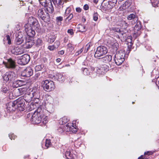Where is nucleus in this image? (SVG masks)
I'll return each instance as SVG.
<instances>
[{
  "label": "nucleus",
  "instance_id": "58836bf2",
  "mask_svg": "<svg viewBox=\"0 0 159 159\" xmlns=\"http://www.w3.org/2000/svg\"><path fill=\"white\" fill-rule=\"evenodd\" d=\"M51 144V142L49 139H47L46 140L45 143V146L46 147V148H48L50 146Z\"/></svg>",
  "mask_w": 159,
  "mask_h": 159
},
{
  "label": "nucleus",
  "instance_id": "4c0bfd02",
  "mask_svg": "<svg viewBox=\"0 0 159 159\" xmlns=\"http://www.w3.org/2000/svg\"><path fill=\"white\" fill-rule=\"evenodd\" d=\"M92 45L93 44L91 43L90 42L88 43L85 46V49L84 51V52H87L89 49L90 47L92 46Z\"/></svg>",
  "mask_w": 159,
  "mask_h": 159
},
{
  "label": "nucleus",
  "instance_id": "f257e3e1",
  "mask_svg": "<svg viewBox=\"0 0 159 159\" xmlns=\"http://www.w3.org/2000/svg\"><path fill=\"white\" fill-rule=\"evenodd\" d=\"M48 12V11H45L44 8H40L38 10L36 16L44 22H47L50 20V17Z\"/></svg>",
  "mask_w": 159,
  "mask_h": 159
},
{
  "label": "nucleus",
  "instance_id": "09e8293b",
  "mask_svg": "<svg viewBox=\"0 0 159 159\" xmlns=\"http://www.w3.org/2000/svg\"><path fill=\"white\" fill-rule=\"evenodd\" d=\"M98 14L97 12L94 13L93 15V19L95 21H96L98 19Z\"/></svg>",
  "mask_w": 159,
  "mask_h": 159
},
{
  "label": "nucleus",
  "instance_id": "7ed1b4c3",
  "mask_svg": "<svg viewBox=\"0 0 159 159\" xmlns=\"http://www.w3.org/2000/svg\"><path fill=\"white\" fill-rule=\"evenodd\" d=\"M107 48L104 46H101L97 48L94 56L95 58L99 59L107 53Z\"/></svg>",
  "mask_w": 159,
  "mask_h": 159
},
{
  "label": "nucleus",
  "instance_id": "1a4fd4ad",
  "mask_svg": "<svg viewBox=\"0 0 159 159\" xmlns=\"http://www.w3.org/2000/svg\"><path fill=\"white\" fill-rule=\"evenodd\" d=\"M30 59V55L27 54H25L21 57L18 60V63L20 65H24L28 63Z\"/></svg>",
  "mask_w": 159,
  "mask_h": 159
},
{
  "label": "nucleus",
  "instance_id": "0eeeda50",
  "mask_svg": "<svg viewBox=\"0 0 159 159\" xmlns=\"http://www.w3.org/2000/svg\"><path fill=\"white\" fill-rule=\"evenodd\" d=\"M16 78V75L13 71L6 72L3 76V80L6 81H12L15 80Z\"/></svg>",
  "mask_w": 159,
  "mask_h": 159
},
{
  "label": "nucleus",
  "instance_id": "c85d7f7f",
  "mask_svg": "<svg viewBox=\"0 0 159 159\" xmlns=\"http://www.w3.org/2000/svg\"><path fill=\"white\" fill-rule=\"evenodd\" d=\"M34 44L37 47H39L42 45L43 44V41L41 39L38 38L35 42Z\"/></svg>",
  "mask_w": 159,
  "mask_h": 159
},
{
  "label": "nucleus",
  "instance_id": "6ab92c4d",
  "mask_svg": "<svg viewBox=\"0 0 159 159\" xmlns=\"http://www.w3.org/2000/svg\"><path fill=\"white\" fill-rule=\"evenodd\" d=\"M66 1V0H58L57 2V0L56 3H54V4L56 7L60 9L63 7V5Z\"/></svg>",
  "mask_w": 159,
  "mask_h": 159
},
{
  "label": "nucleus",
  "instance_id": "8fccbe9b",
  "mask_svg": "<svg viewBox=\"0 0 159 159\" xmlns=\"http://www.w3.org/2000/svg\"><path fill=\"white\" fill-rule=\"evenodd\" d=\"M119 33L120 36H123V37H124L125 36H126V34L125 32H124L123 31H121L120 30V32H119Z\"/></svg>",
  "mask_w": 159,
  "mask_h": 159
},
{
  "label": "nucleus",
  "instance_id": "79ce46f5",
  "mask_svg": "<svg viewBox=\"0 0 159 159\" xmlns=\"http://www.w3.org/2000/svg\"><path fill=\"white\" fill-rule=\"evenodd\" d=\"M127 41L129 43H130V46L132 45V38L131 36H128L127 39Z\"/></svg>",
  "mask_w": 159,
  "mask_h": 159
},
{
  "label": "nucleus",
  "instance_id": "473e14b6",
  "mask_svg": "<svg viewBox=\"0 0 159 159\" xmlns=\"http://www.w3.org/2000/svg\"><path fill=\"white\" fill-rule=\"evenodd\" d=\"M68 121V120L67 118L66 117H64L60 119V120L59 123L61 125H63L64 124H65L66 123H67Z\"/></svg>",
  "mask_w": 159,
  "mask_h": 159
},
{
  "label": "nucleus",
  "instance_id": "423d86ee",
  "mask_svg": "<svg viewBox=\"0 0 159 159\" xmlns=\"http://www.w3.org/2000/svg\"><path fill=\"white\" fill-rule=\"evenodd\" d=\"M40 3L44 7L48 12L52 13L54 11V8L51 0H39Z\"/></svg>",
  "mask_w": 159,
  "mask_h": 159
},
{
  "label": "nucleus",
  "instance_id": "4468645a",
  "mask_svg": "<svg viewBox=\"0 0 159 159\" xmlns=\"http://www.w3.org/2000/svg\"><path fill=\"white\" fill-rule=\"evenodd\" d=\"M27 89L26 88H21L14 91V92L16 96H19L22 94H25L26 93Z\"/></svg>",
  "mask_w": 159,
  "mask_h": 159
},
{
  "label": "nucleus",
  "instance_id": "3c124183",
  "mask_svg": "<svg viewBox=\"0 0 159 159\" xmlns=\"http://www.w3.org/2000/svg\"><path fill=\"white\" fill-rule=\"evenodd\" d=\"M48 49L50 51L53 50L56 47L53 45L51 46H49L48 48Z\"/></svg>",
  "mask_w": 159,
  "mask_h": 159
},
{
  "label": "nucleus",
  "instance_id": "de8ad7c7",
  "mask_svg": "<svg viewBox=\"0 0 159 159\" xmlns=\"http://www.w3.org/2000/svg\"><path fill=\"white\" fill-rule=\"evenodd\" d=\"M91 70L92 71H95V72L96 73H98V72H99V71H98V69H99V70H101V68H98V67H95V68H94V67H91Z\"/></svg>",
  "mask_w": 159,
  "mask_h": 159
},
{
  "label": "nucleus",
  "instance_id": "393cba45",
  "mask_svg": "<svg viewBox=\"0 0 159 159\" xmlns=\"http://www.w3.org/2000/svg\"><path fill=\"white\" fill-rule=\"evenodd\" d=\"M106 5L105 8H106L107 9H111L115 6V4L113 3L112 2H111L109 0L108 2L106 3Z\"/></svg>",
  "mask_w": 159,
  "mask_h": 159
},
{
  "label": "nucleus",
  "instance_id": "774afa93",
  "mask_svg": "<svg viewBox=\"0 0 159 159\" xmlns=\"http://www.w3.org/2000/svg\"><path fill=\"white\" fill-rule=\"evenodd\" d=\"M156 84L157 85L159 86V76L157 78V79Z\"/></svg>",
  "mask_w": 159,
  "mask_h": 159
},
{
  "label": "nucleus",
  "instance_id": "37998d69",
  "mask_svg": "<svg viewBox=\"0 0 159 159\" xmlns=\"http://www.w3.org/2000/svg\"><path fill=\"white\" fill-rule=\"evenodd\" d=\"M36 106L34 103H31L29 105V111H31L34 109Z\"/></svg>",
  "mask_w": 159,
  "mask_h": 159
},
{
  "label": "nucleus",
  "instance_id": "dca6fc26",
  "mask_svg": "<svg viewBox=\"0 0 159 159\" xmlns=\"http://www.w3.org/2000/svg\"><path fill=\"white\" fill-rule=\"evenodd\" d=\"M50 101H51L50 103L49 102L46 104V107L48 111L50 113H52L54 111V106L52 103L53 102L52 99H51Z\"/></svg>",
  "mask_w": 159,
  "mask_h": 159
},
{
  "label": "nucleus",
  "instance_id": "6e6552de",
  "mask_svg": "<svg viewBox=\"0 0 159 159\" xmlns=\"http://www.w3.org/2000/svg\"><path fill=\"white\" fill-rule=\"evenodd\" d=\"M25 30L27 34L30 37H33L35 34V31L33 30V27L29 24H26L24 26Z\"/></svg>",
  "mask_w": 159,
  "mask_h": 159
},
{
  "label": "nucleus",
  "instance_id": "aec40b11",
  "mask_svg": "<svg viewBox=\"0 0 159 159\" xmlns=\"http://www.w3.org/2000/svg\"><path fill=\"white\" fill-rule=\"evenodd\" d=\"M24 100L27 102H30L32 100L33 96L31 93H25L23 96Z\"/></svg>",
  "mask_w": 159,
  "mask_h": 159
},
{
  "label": "nucleus",
  "instance_id": "c756f323",
  "mask_svg": "<svg viewBox=\"0 0 159 159\" xmlns=\"http://www.w3.org/2000/svg\"><path fill=\"white\" fill-rule=\"evenodd\" d=\"M41 121L42 123L45 125L48 122V117L45 115H41Z\"/></svg>",
  "mask_w": 159,
  "mask_h": 159
},
{
  "label": "nucleus",
  "instance_id": "a211bd4d",
  "mask_svg": "<svg viewBox=\"0 0 159 159\" xmlns=\"http://www.w3.org/2000/svg\"><path fill=\"white\" fill-rule=\"evenodd\" d=\"M34 44V42L33 40L30 39H26L24 45V47L26 48H31Z\"/></svg>",
  "mask_w": 159,
  "mask_h": 159
},
{
  "label": "nucleus",
  "instance_id": "603ef678",
  "mask_svg": "<svg viewBox=\"0 0 159 159\" xmlns=\"http://www.w3.org/2000/svg\"><path fill=\"white\" fill-rule=\"evenodd\" d=\"M9 136L11 140L14 139L16 137L13 134H9Z\"/></svg>",
  "mask_w": 159,
  "mask_h": 159
},
{
  "label": "nucleus",
  "instance_id": "39448f33",
  "mask_svg": "<svg viewBox=\"0 0 159 159\" xmlns=\"http://www.w3.org/2000/svg\"><path fill=\"white\" fill-rule=\"evenodd\" d=\"M28 23L30 25H32L37 32H39L41 30L40 26L37 20L33 16L29 17L28 19Z\"/></svg>",
  "mask_w": 159,
  "mask_h": 159
},
{
  "label": "nucleus",
  "instance_id": "9b49d317",
  "mask_svg": "<svg viewBox=\"0 0 159 159\" xmlns=\"http://www.w3.org/2000/svg\"><path fill=\"white\" fill-rule=\"evenodd\" d=\"M33 74V70L30 67H27L22 72L21 75L23 77H29Z\"/></svg>",
  "mask_w": 159,
  "mask_h": 159
},
{
  "label": "nucleus",
  "instance_id": "c03bdc74",
  "mask_svg": "<svg viewBox=\"0 0 159 159\" xmlns=\"http://www.w3.org/2000/svg\"><path fill=\"white\" fill-rule=\"evenodd\" d=\"M56 20L57 24H59V23L61 24V22L63 20V18L61 16H58L56 17Z\"/></svg>",
  "mask_w": 159,
  "mask_h": 159
},
{
  "label": "nucleus",
  "instance_id": "bb28decb",
  "mask_svg": "<svg viewBox=\"0 0 159 159\" xmlns=\"http://www.w3.org/2000/svg\"><path fill=\"white\" fill-rule=\"evenodd\" d=\"M22 84L21 83V80H17L13 82L12 86L14 88H18L19 86H21Z\"/></svg>",
  "mask_w": 159,
  "mask_h": 159
},
{
  "label": "nucleus",
  "instance_id": "cd10ccee",
  "mask_svg": "<svg viewBox=\"0 0 159 159\" xmlns=\"http://www.w3.org/2000/svg\"><path fill=\"white\" fill-rule=\"evenodd\" d=\"M31 93L33 97H34V98H35V100L37 99L39 101H40L39 98L40 97V96L39 92L38 91L35 92H34V93Z\"/></svg>",
  "mask_w": 159,
  "mask_h": 159
},
{
  "label": "nucleus",
  "instance_id": "9d476101",
  "mask_svg": "<svg viewBox=\"0 0 159 159\" xmlns=\"http://www.w3.org/2000/svg\"><path fill=\"white\" fill-rule=\"evenodd\" d=\"M31 120L32 123L34 124H37L41 123V117L40 113H34L32 115Z\"/></svg>",
  "mask_w": 159,
  "mask_h": 159
},
{
  "label": "nucleus",
  "instance_id": "c9c22d12",
  "mask_svg": "<svg viewBox=\"0 0 159 159\" xmlns=\"http://www.w3.org/2000/svg\"><path fill=\"white\" fill-rule=\"evenodd\" d=\"M127 18L129 20H131L133 19H134L136 21L137 20V18H135V14H131L129 15L128 16Z\"/></svg>",
  "mask_w": 159,
  "mask_h": 159
},
{
  "label": "nucleus",
  "instance_id": "e2e57ef3",
  "mask_svg": "<svg viewBox=\"0 0 159 159\" xmlns=\"http://www.w3.org/2000/svg\"><path fill=\"white\" fill-rule=\"evenodd\" d=\"M70 10L69 8H67L66 10V12H65V15L67 16V15H66L67 14H68L70 12Z\"/></svg>",
  "mask_w": 159,
  "mask_h": 159
},
{
  "label": "nucleus",
  "instance_id": "5701e85b",
  "mask_svg": "<svg viewBox=\"0 0 159 159\" xmlns=\"http://www.w3.org/2000/svg\"><path fill=\"white\" fill-rule=\"evenodd\" d=\"M57 80L60 82L63 81L65 79V77L63 74L61 73H57L55 76Z\"/></svg>",
  "mask_w": 159,
  "mask_h": 159
},
{
  "label": "nucleus",
  "instance_id": "4be33fe9",
  "mask_svg": "<svg viewBox=\"0 0 159 159\" xmlns=\"http://www.w3.org/2000/svg\"><path fill=\"white\" fill-rule=\"evenodd\" d=\"M15 102H16V108H19V107H22L25 106V103L23 101V100H20L18 99L15 101Z\"/></svg>",
  "mask_w": 159,
  "mask_h": 159
},
{
  "label": "nucleus",
  "instance_id": "20e7f679",
  "mask_svg": "<svg viewBox=\"0 0 159 159\" xmlns=\"http://www.w3.org/2000/svg\"><path fill=\"white\" fill-rule=\"evenodd\" d=\"M42 86L44 90L48 91L53 90L55 88L53 82L48 80H43L42 82Z\"/></svg>",
  "mask_w": 159,
  "mask_h": 159
},
{
  "label": "nucleus",
  "instance_id": "052dcab7",
  "mask_svg": "<svg viewBox=\"0 0 159 159\" xmlns=\"http://www.w3.org/2000/svg\"><path fill=\"white\" fill-rule=\"evenodd\" d=\"M89 6L87 4H85L84 6V9L85 10H87L89 9Z\"/></svg>",
  "mask_w": 159,
  "mask_h": 159
},
{
  "label": "nucleus",
  "instance_id": "72a5a7b5",
  "mask_svg": "<svg viewBox=\"0 0 159 159\" xmlns=\"http://www.w3.org/2000/svg\"><path fill=\"white\" fill-rule=\"evenodd\" d=\"M111 45L112 48L115 51H116L119 47V44L116 41L111 43Z\"/></svg>",
  "mask_w": 159,
  "mask_h": 159
},
{
  "label": "nucleus",
  "instance_id": "6e6d98bb",
  "mask_svg": "<svg viewBox=\"0 0 159 159\" xmlns=\"http://www.w3.org/2000/svg\"><path fill=\"white\" fill-rule=\"evenodd\" d=\"M6 37L7 38V40L8 41V44H10L11 43V41L9 36L7 35H6Z\"/></svg>",
  "mask_w": 159,
  "mask_h": 159
},
{
  "label": "nucleus",
  "instance_id": "7c9ffc66",
  "mask_svg": "<svg viewBox=\"0 0 159 159\" xmlns=\"http://www.w3.org/2000/svg\"><path fill=\"white\" fill-rule=\"evenodd\" d=\"M93 57L91 54L89 55L86 57V60L89 61V65H91L93 62L94 61L93 59Z\"/></svg>",
  "mask_w": 159,
  "mask_h": 159
},
{
  "label": "nucleus",
  "instance_id": "2eb2a0df",
  "mask_svg": "<svg viewBox=\"0 0 159 159\" xmlns=\"http://www.w3.org/2000/svg\"><path fill=\"white\" fill-rule=\"evenodd\" d=\"M25 38V36L21 32H19L18 36L16 39V44L17 45L21 44L23 42Z\"/></svg>",
  "mask_w": 159,
  "mask_h": 159
},
{
  "label": "nucleus",
  "instance_id": "f8f14e48",
  "mask_svg": "<svg viewBox=\"0 0 159 159\" xmlns=\"http://www.w3.org/2000/svg\"><path fill=\"white\" fill-rule=\"evenodd\" d=\"M16 102H15V101L13 102H10L8 103L6 105L7 111L11 112L15 110L16 109Z\"/></svg>",
  "mask_w": 159,
  "mask_h": 159
},
{
  "label": "nucleus",
  "instance_id": "f03ea898",
  "mask_svg": "<svg viewBox=\"0 0 159 159\" xmlns=\"http://www.w3.org/2000/svg\"><path fill=\"white\" fill-rule=\"evenodd\" d=\"M125 53L121 50L117 52L115 55V61L118 66L120 65L125 60Z\"/></svg>",
  "mask_w": 159,
  "mask_h": 159
},
{
  "label": "nucleus",
  "instance_id": "ddd939ff",
  "mask_svg": "<svg viewBox=\"0 0 159 159\" xmlns=\"http://www.w3.org/2000/svg\"><path fill=\"white\" fill-rule=\"evenodd\" d=\"M6 67L8 68L14 69L16 66V63L15 61L11 59L8 60L7 62H3Z\"/></svg>",
  "mask_w": 159,
  "mask_h": 159
},
{
  "label": "nucleus",
  "instance_id": "412c9836",
  "mask_svg": "<svg viewBox=\"0 0 159 159\" xmlns=\"http://www.w3.org/2000/svg\"><path fill=\"white\" fill-rule=\"evenodd\" d=\"M101 58L104 63H107L111 60L112 58L111 55H107L103 57H102Z\"/></svg>",
  "mask_w": 159,
  "mask_h": 159
},
{
  "label": "nucleus",
  "instance_id": "2f4dec72",
  "mask_svg": "<svg viewBox=\"0 0 159 159\" xmlns=\"http://www.w3.org/2000/svg\"><path fill=\"white\" fill-rule=\"evenodd\" d=\"M55 36L50 35L49 36L47 39L48 42L50 43H52L54 42L55 40Z\"/></svg>",
  "mask_w": 159,
  "mask_h": 159
},
{
  "label": "nucleus",
  "instance_id": "e433bc0d",
  "mask_svg": "<svg viewBox=\"0 0 159 159\" xmlns=\"http://www.w3.org/2000/svg\"><path fill=\"white\" fill-rule=\"evenodd\" d=\"M152 6L156 7L158 6L159 4V0H151Z\"/></svg>",
  "mask_w": 159,
  "mask_h": 159
},
{
  "label": "nucleus",
  "instance_id": "b1692460",
  "mask_svg": "<svg viewBox=\"0 0 159 159\" xmlns=\"http://www.w3.org/2000/svg\"><path fill=\"white\" fill-rule=\"evenodd\" d=\"M134 28V33L135 34L137 31H139L141 28V25L140 21H137Z\"/></svg>",
  "mask_w": 159,
  "mask_h": 159
},
{
  "label": "nucleus",
  "instance_id": "49530a36",
  "mask_svg": "<svg viewBox=\"0 0 159 159\" xmlns=\"http://www.w3.org/2000/svg\"><path fill=\"white\" fill-rule=\"evenodd\" d=\"M74 123H72L73 125H74ZM71 129H70V131L72 132V133H75L77 131V129L76 127H75L73 125H72V127L71 128Z\"/></svg>",
  "mask_w": 159,
  "mask_h": 159
},
{
  "label": "nucleus",
  "instance_id": "680f3d73",
  "mask_svg": "<svg viewBox=\"0 0 159 159\" xmlns=\"http://www.w3.org/2000/svg\"><path fill=\"white\" fill-rule=\"evenodd\" d=\"M25 107V106L21 107H19V108H18V109L21 111H23L24 110V108Z\"/></svg>",
  "mask_w": 159,
  "mask_h": 159
},
{
  "label": "nucleus",
  "instance_id": "a19ab883",
  "mask_svg": "<svg viewBox=\"0 0 159 159\" xmlns=\"http://www.w3.org/2000/svg\"><path fill=\"white\" fill-rule=\"evenodd\" d=\"M83 73L85 75H90V72L89 70L86 68H84L83 70Z\"/></svg>",
  "mask_w": 159,
  "mask_h": 159
},
{
  "label": "nucleus",
  "instance_id": "f704fd0d",
  "mask_svg": "<svg viewBox=\"0 0 159 159\" xmlns=\"http://www.w3.org/2000/svg\"><path fill=\"white\" fill-rule=\"evenodd\" d=\"M65 156L68 159H71L73 157L70 151H67L66 152Z\"/></svg>",
  "mask_w": 159,
  "mask_h": 159
},
{
  "label": "nucleus",
  "instance_id": "ea45409f",
  "mask_svg": "<svg viewBox=\"0 0 159 159\" xmlns=\"http://www.w3.org/2000/svg\"><path fill=\"white\" fill-rule=\"evenodd\" d=\"M8 91V87L6 85H3L2 88V91L3 93H6L7 91Z\"/></svg>",
  "mask_w": 159,
  "mask_h": 159
},
{
  "label": "nucleus",
  "instance_id": "338daca9",
  "mask_svg": "<svg viewBox=\"0 0 159 159\" xmlns=\"http://www.w3.org/2000/svg\"><path fill=\"white\" fill-rule=\"evenodd\" d=\"M40 75V74L39 73H36L34 76V78L35 79L37 78Z\"/></svg>",
  "mask_w": 159,
  "mask_h": 159
},
{
  "label": "nucleus",
  "instance_id": "bf43d9fd",
  "mask_svg": "<svg viewBox=\"0 0 159 159\" xmlns=\"http://www.w3.org/2000/svg\"><path fill=\"white\" fill-rule=\"evenodd\" d=\"M144 155H148V156L152 154V152L151 151H148L145 152L144 153Z\"/></svg>",
  "mask_w": 159,
  "mask_h": 159
},
{
  "label": "nucleus",
  "instance_id": "13d9d810",
  "mask_svg": "<svg viewBox=\"0 0 159 159\" xmlns=\"http://www.w3.org/2000/svg\"><path fill=\"white\" fill-rule=\"evenodd\" d=\"M67 32L68 33H69L70 35H72L73 34V32L72 29H69L67 30Z\"/></svg>",
  "mask_w": 159,
  "mask_h": 159
},
{
  "label": "nucleus",
  "instance_id": "69168bd1",
  "mask_svg": "<svg viewBox=\"0 0 159 159\" xmlns=\"http://www.w3.org/2000/svg\"><path fill=\"white\" fill-rule=\"evenodd\" d=\"M41 109L39 107L37 110H36V112H35V113H36V114L37 113H40V112H41Z\"/></svg>",
  "mask_w": 159,
  "mask_h": 159
},
{
  "label": "nucleus",
  "instance_id": "0e129e2a",
  "mask_svg": "<svg viewBox=\"0 0 159 159\" xmlns=\"http://www.w3.org/2000/svg\"><path fill=\"white\" fill-rule=\"evenodd\" d=\"M76 11L78 12H81V9L80 7H77L76 8Z\"/></svg>",
  "mask_w": 159,
  "mask_h": 159
},
{
  "label": "nucleus",
  "instance_id": "a18cd8bd",
  "mask_svg": "<svg viewBox=\"0 0 159 159\" xmlns=\"http://www.w3.org/2000/svg\"><path fill=\"white\" fill-rule=\"evenodd\" d=\"M110 30H113V31L117 32H120V29L116 27H113L110 28Z\"/></svg>",
  "mask_w": 159,
  "mask_h": 159
},
{
  "label": "nucleus",
  "instance_id": "5fc2aeb1",
  "mask_svg": "<svg viewBox=\"0 0 159 159\" xmlns=\"http://www.w3.org/2000/svg\"><path fill=\"white\" fill-rule=\"evenodd\" d=\"M73 14L71 13L70 14L69 16L66 18V19L68 20H70L73 17Z\"/></svg>",
  "mask_w": 159,
  "mask_h": 159
},
{
  "label": "nucleus",
  "instance_id": "4d7b16f0",
  "mask_svg": "<svg viewBox=\"0 0 159 159\" xmlns=\"http://www.w3.org/2000/svg\"><path fill=\"white\" fill-rule=\"evenodd\" d=\"M83 50L82 48H81L79 51H78L77 52L75 53V55L77 56L79 55V54L81 53L83 51Z\"/></svg>",
  "mask_w": 159,
  "mask_h": 159
},
{
  "label": "nucleus",
  "instance_id": "f3484780",
  "mask_svg": "<svg viewBox=\"0 0 159 159\" xmlns=\"http://www.w3.org/2000/svg\"><path fill=\"white\" fill-rule=\"evenodd\" d=\"M11 52L16 55H20L23 53L24 50L19 47H15L11 50Z\"/></svg>",
  "mask_w": 159,
  "mask_h": 159
},
{
  "label": "nucleus",
  "instance_id": "864d4df0",
  "mask_svg": "<svg viewBox=\"0 0 159 159\" xmlns=\"http://www.w3.org/2000/svg\"><path fill=\"white\" fill-rule=\"evenodd\" d=\"M41 69H42L41 66H40V65L37 66H35V70L38 71H40V70H41Z\"/></svg>",
  "mask_w": 159,
  "mask_h": 159
},
{
  "label": "nucleus",
  "instance_id": "a878e982",
  "mask_svg": "<svg viewBox=\"0 0 159 159\" xmlns=\"http://www.w3.org/2000/svg\"><path fill=\"white\" fill-rule=\"evenodd\" d=\"M69 124H68L62 126V128H60L59 130L61 129H63V131L66 132L70 131V129H71V127L69 126Z\"/></svg>",
  "mask_w": 159,
  "mask_h": 159
}]
</instances>
